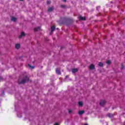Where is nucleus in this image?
<instances>
[{
  "mask_svg": "<svg viewBox=\"0 0 125 125\" xmlns=\"http://www.w3.org/2000/svg\"><path fill=\"white\" fill-rule=\"evenodd\" d=\"M18 82L19 83H25L29 82V78H28V76L26 75L24 78H23L21 81L20 80V79H19Z\"/></svg>",
  "mask_w": 125,
  "mask_h": 125,
  "instance_id": "f257e3e1",
  "label": "nucleus"
},
{
  "mask_svg": "<svg viewBox=\"0 0 125 125\" xmlns=\"http://www.w3.org/2000/svg\"><path fill=\"white\" fill-rule=\"evenodd\" d=\"M105 103H106V101L105 100H102L100 103V105L101 106H104Z\"/></svg>",
  "mask_w": 125,
  "mask_h": 125,
  "instance_id": "f03ea898",
  "label": "nucleus"
},
{
  "mask_svg": "<svg viewBox=\"0 0 125 125\" xmlns=\"http://www.w3.org/2000/svg\"><path fill=\"white\" fill-rule=\"evenodd\" d=\"M89 68L90 70H94L95 69V66L93 65V64H91L89 66Z\"/></svg>",
  "mask_w": 125,
  "mask_h": 125,
  "instance_id": "7ed1b4c3",
  "label": "nucleus"
},
{
  "mask_svg": "<svg viewBox=\"0 0 125 125\" xmlns=\"http://www.w3.org/2000/svg\"><path fill=\"white\" fill-rule=\"evenodd\" d=\"M79 20H83V21H84V20H85V19H86L85 17H82V16H80L79 17Z\"/></svg>",
  "mask_w": 125,
  "mask_h": 125,
  "instance_id": "20e7f679",
  "label": "nucleus"
},
{
  "mask_svg": "<svg viewBox=\"0 0 125 125\" xmlns=\"http://www.w3.org/2000/svg\"><path fill=\"white\" fill-rule=\"evenodd\" d=\"M78 71H79L78 68H74V69H72V72L73 73H77V72H78Z\"/></svg>",
  "mask_w": 125,
  "mask_h": 125,
  "instance_id": "39448f33",
  "label": "nucleus"
},
{
  "mask_svg": "<svg viewBox=\"0 0 125 125\" xmlns=\"http://www.w3.org/2000/svg\"><path fill=\"white\" fill-rule=\"evenodd\" d=\"M53 9H54V8L53 7H49L48 9V12H51V11H53Z\"/></svg>",
  "mask_w": 125,
  "mask_h": 125,
  "instance_id": "423d86ee",
  "label": "nucleus"
},
{
  "mask_svg": "<svg viewBox=\"0 0 125 125\" xmlns=\"http://www.w3.org/2000/svg\"><path fill=\"white\" fill-rule=\"evenodd\" d=\"M51 33H50V35H51V34H52V32L54 31V30H55V27L53 26L51 27Z\"/></svg>",
  "mask_w": 125,
  "mask_h": 125,
  "instance_id": "0eeeda50",
  "label": "nucleus"
},
{
  "mask_svg": "<svg viewBox=\"0 0 125 125\" xmlns=\"http://www.w3.org/2000/svg\"><path fill=\"white\" fill-rule=\"evenodd\" d=\"M11 20L12 21H13L14 22H16V21H17V18H15V17H12L11 18Z\"/></svg>",
  "mask_w": 125,
  "mask_h": 125,
  "instance_id": "6e6552de",
  "label": "nucleus"
},
{
  "mask_svg": "<svg viewBox=\"0 0 125 125\" xmlns=\"http://www.w3.org/2000/svg\"><path fill=\"white\" fill-rule=\"evenodd\" d=\"M56 72L58 75H61V72L58 69V68L56 69Z\"/></svg>",
  "mask_w": 125,
  "mask_h": 125,
  "instance_id": "1a4fd4ad",
  "label": "nucleus"
},
{
  "mask_svg": "<svg viewBox=\"0 0 125 125\" xmlns=\"http://www.w3.org/2000/svg\"><path fill=\"white\" fill-rule=\"evenodd\" d=\"M84 110H81L78 112L79 115H83V114H84Z\"/></svg>",
  "mask_w": 125,
  "mask_h": 125,
  "instance_id": "9d476101",
  "label": "nucleus"
},
{
  "mask_svg": "<svg viewBox=\"0 0 125 125\" xmlns=\"http://www.w3.org/2000/svg\"><path fill=\"white\" fill-rule=\"evenodd\" d=\"M25 36V33L24 32H21V35L19 36V39H21L22 37H24Z\"/></svg>",
  "mask_w": 125,
  "mask_h": 125,
  "instance_id": "9b49d317",
  "label": "nucleus"
},
{
  "mask_svg": "<svg viewBox=\"0 0 125 125\" xmlns=\"http://www.w3.org/2000/svg\"><path fill=\"white\" fill-rule=\"evenodd\" d=\"M40 30H41V27L40 26L34 29L35 32H38V31H40Z\"/></svg>",
  "mask_w": 125,
  "mask_h": 125,
  "instance_id": "f8f14e48",
  "label": "nucleus"
},
{
  "mask_svg": "<svg viewBox=\"0 0 125 125\" xmlns=\"http://www.w3.org/2000/svg\"><path fill=\"white\" fill-rule=\"evenodd\" d=\"M78 104H79V106H80L81 107L83 106V102H79L78 103Z\"/></svg>",
  "mask_w": 125,
  "mask_h": 125,
  "instance_id": "ddd939ff",
  "label": "nucleus"
},
{
  "mask_svg": "<svg viewBox=\"0 0 125 125\" xmlns=\"http://www.w3.org/2000/svg\"><path fill=\"white\" fill-rule=\"evenodd\" d=\"M15 46L16 48L19 49V48L20 47V45L19 44H16Z\"/></svg>",
  "mask_w": 125,
  "mask_h": 125,
  "instance_id": "4468645a",
  "label": "nucleus"
},
{
  "mask_svg": "<svg viewBox=\"0 0 125 125\" xmlns=\"http://www.w3.org/2000/svg\"><path fill=\"white\" fill-rule=\"evenodd\" d=\"M99 66H100V67H103V63H102V62H99Z\"/></svg>",
  "mask_w": 125,
  "mask_h": 125,
  "instance_id": "2eb2a0df",
  "label": "nucleus"
},
{
  "mask_svg": "<svg viewBox=\"0 0 125 125\" xmlns=\"http://www.w3.org/2000/svg\"><path fill=\"white\" fill-rule=\"evenodd\" d=\"M106 64H107L108 65H110V64H111V61L110 60L107 61Z\"/></svg>",
  "mask_w": 125,
  "mask_h": 125,
  "instance_id": "dca6fc26",
  "label": "nucleus"
},
{
  "mask_svg": "<svg viewBox=\"0 0 125 125\" xmlns=\"http://www.w3.org/2000/svg\"><path fill=\"white\" fill-rule=\"evenodd\" d=\"M108 117H109V118H113V114H108Z\"/></svg>",
  "mask_w": 125,
  "mask_h": 125,
  "instance_id": "f3484780",
  "label": "nucleus"
},
{
  "mask_svg": "<svg viewBox=\"0 0 125 125\" xmlns=\"http://www.w3.org/2000/svg\"><path fill=\"white\" fill-rule=\"evenodd\" d=\"M28 66L29 67V68H31V69H34V68H35V66H32L30 65V64H28Z\"/></svg>",
  "mask_w": 125,
  "mask_h": 125,
  "instance_id": "a211bd4d",
  "label": "nucleus"
},
{
  "mask_svg": "<svg viewBox=\"0 0 125 125\" xmlns=\"http://www.w3.org/2000/svg\"><path fill=\"white\" fill-rule=\"evenodd\" d=\"M61 6L62 8H65V7H66V6H65V5H62Z\"/></svg>",
  "mask_w": 125,
  "mask_h": 125,
  "instance_id": "6ab92c4d",
  "label": "nucleus"
},
{
  "mask_svg": "<svg viewBox=\"0 0 125 125\" xmlns=\"http://www.w3.org/2000/svg\"><path fill=\"white\" fill-rule=\"evenodd\" d=\"M121 69H124V65H123V63L121 64Z\"/></svg>",
  "mask_w": 125,
  "mask_h": 125,
  "instance_id": "aec40b11",
  "label": "nucleus"
},
{
  "mask_svg": "<svg viewBox=\"0 0 125 125\" xmlns=\"http://www.w3.org/2000/svg\"><path fill=\"white\" fill-rule=\"evenodd\" d=\"M50 3V1H47V4H49Z\"/></svg>",
  "mask_w": 125,
  "mask_h": 125,
  "instance_id": "412c9836",
  "label": "nucleus"
},
{
  "mask_svg": "<svg viewBox=\"0 0 125 125\" xmlns=\"http://www.w3.org/2000/svg\"><path fill=\"white\" fill-rule=\"evenodd\" d=\"M68 112H69V113H72V110H69L68 111Z\"/></svg>",
  "mask_w": 125,
  "mask_h": 125,
  "instance_id": "4be33fe9",
  "label": "nucleus"
},
{
  "mask_svg": "<svg viewBox=\"0 0 125 125\" xmlns=\"http://www.w3.org/2000/svg\"><path fill=\"white\" fill-rule=\"evenodd\" d=\"M2 92H3V94H2V96H3V95H4V91H3Z\"/></svg>",
  "mask_w": 125,
  "mask_h": 125,
  "instance_id": "5701e85b",
  "label": "nucleus"
},
{
  "mask_svg": "<svg viewBox=\"0 0 125 125\" xmlns=\"http://www.w3.org/2000/svg\"><path fill=\"white\" fill-rule=\"evenodd\" d=\"M63 1H64V2H66V0H63Z\"/></svg>",
  "mask_w": 125,
  "mask_h": 125,
  "instance_id": "b1692460",
  "label": "nucleus"
},
{
  "mask_svg": "<svg viewBox=\"0 0 125 125\" xmlns=\"http://www.w3.org/2000/svg\"><path fill=\"white\" fill-rule=\"evenodd\" d=\"M100 7V6H98L97 7V8H99Z\"/></svg>",
  "mask_w": 125,
  "mask_h": 125,
  "instance_id": "393cba45",
  "label": "nucleus"
},
{
  "mask_svg": "<svg viewBox=\"0 0 125 125\" xmlns=\"http://www.w3.org/2000/svg\"><path fill=\"white\" fill-rule=\"evenodd\" d=\"M21 1H23V0H20Z\"/></svg>",
  "mask_w": 125,
  "mask_h": 125,
  "instance_id": "a878e982",
  "label": "nucleus"
},
{
  "mask_svg": "<svg viewBox=\"0 0 125 125\" xmlns=\"http://www.w3.org/2000/svg\"><path fill=\"white\" fill-rule=\"evenodd\" d=\"M66 78H68V75H67V76H66Z\"/></svg>",
  "mask_w": 125,
  "mask_h": 125,
  "instance_id": "bb28decb",
  "label": "nucleus"
},
{
  "mask_svg": "<svg viewBox=\"0 0 125 125\" xmlns=\"http://www.w3.org/2000/svg\"><path fill=\"white\" fill-rule=\"evenodd\" d=\"M0 81H1V78H0Z\"/></svg>",
  "mask_w": 125,
  "mask_h": 125,
  "instance_id": "cd10ccee",
  "label": "nucleus"
}]
</instances>
